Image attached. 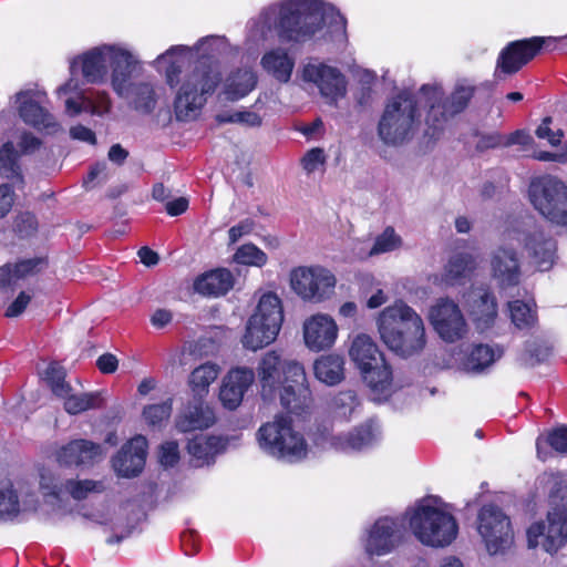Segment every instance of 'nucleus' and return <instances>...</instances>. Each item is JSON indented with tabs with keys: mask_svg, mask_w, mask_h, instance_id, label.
<instances>
[{
	"mask_svg": "<svg viewBox=\"0 0 567 567\" xmlns=\"http://www.w3.org/2000/svg\"><path fill=\"white\" fill-rule=\"evenodd\" d=\"M329 24L331 32H346L347 20L334 7L320 0H285L275 20L282 43L302 44Z\"/></svg>",
	"mask_w": 567,
	"mask_h": 567,
	"instance_id": "f257e3e1",
	"label": "nucleus"
},
{
	"mask_svg": "<svg viewBox=\"0 0 567 567\" xmlns=\"http://www.w3.org/2000/svg\"><path fill=\"white\" fill-rule=\"evenodd\" d=\"M377 323L381 340L396 354L408 358L424 349L426 340L423 320L403 301L384 308Z\"/></svg>",
	"mask_w": 567,
	"mask_h": 567,
	"instance_id": "f03ea898",
	"label": "nucleus"
},
{
	"mask_svg": "<svg viewBox=\"0 0 567 567\" xmlns=\"http://www.w3.org/2000/svg\"><path fill=\"white\" fill-rule=\"evenodd\" d=\"M419 92L424 96L426 110L425 134L437 140L445 124L454 116L463 113L476 93V86L457 83L450 95L437 84H423Z\"/></svg>",
	"mask_w": 567,
	"mask_h": 567,
	"instance_id": "7ed1b4c3",
	"label": "nucleus"
},
{
	"mask_svg": "<svg viewBox=\"0 0 567 567\" xmlns=\"http://www.w3.org/2000/svg\"><path fill=\"white\" fill-rule=\"evenodd\" d=\"M420 117L415 95L402 90L386 103L378 123V135L386 145H401L412 137Z\"/></svg>",
	"mask_w": 567,
	"mask_h": 567,
	"instance_id": "20e7f679",
	"label": "nucleus"
},
{
	"mask_svg": "<svg viewBox=\"0 0 567 567\" xmlns=\"http://www.w3.org/2000/svg\"><path fill=\"white\" fill-rule=\"evenodd\" d=\"M433 503H436V499L430 497L417 505L410 517V527L422 544L444 547L456 538L458 526L450 513Z\"/></svg>",
	"mask_w": 567,
	"mask_h": 567,
	"instance_id": "39448f33",
	"label": "nucleus"
},
{
	"mask_svg": "<svg viewBox=\"0 0 567 567\" xmlns=\"http://www.w3.org/2000/svg\"><path fill=\"white\" fill-rule=\"evenodd\" d=\"M220 81L219 73L204 61H198L186 74L175 100L174 112L178 121H188L197 116V112L206 103V95L214 93Z\"/></svg>",
	"mask_w": 567,
	"mask_h": 567,
	"instance_id": "423d86ee",
	"label": "nucleus"
},
{
	"mask_svg": "<svg viewBox=\"0 0 567 567\" xmlns=\"http://www.w3.org/2000/svg\"><path fill=\"white\" fill-rule=\"evenodd\" d=\"M257 435L260 447L276 458L293 463L307 455V443L292 429L288 416H276L272 422L264 424Z\"/></svg>",
	"mask_w": 567,
	"mask_h": 567,
	"instance_id": "0eeeda50",
	"label": "nucleus"
},
{
	"mask_svg": "<svg viewBox=\"0 0 567 567\" xmlns=\"http://www.w3.org/2000/svg\"><path fill=\"white\" fill-rule=\"evenodd\" d=\"M284 312L280 299L272 292L260 297L247 322L244 347L256 351L274 342L280 331Z\"/></svg>",
	"mask_w": 567,
	"mask_h": 567,
	"instance_id": "6e6552de",
	"label": "nucleus"
},
{
	"mask_svg": "<svg viewBox=\"0 0 567 567\" xmlns=\"http://www.w3.org/2000/svg\"><path fill=\"white\" fill-rule=\"evenodd\" d=\"M528 196L534 208L548 221L567 227V185L551 175L533 178Z\"/></svg>",
	"mask_w": 567,
	"mask_h": 567,
	"instance_id": "1a4fd4ad",
	"label": "nucleus"
},
{
	"mask_svg": "<svg viewBox=\"0 0 567 567\" xmlns=\"http://www.w3.org/2000/svg\"><path fill=\"white\" fill-rule=\"evenodd\" d=\"M349 354L371 389L383 392L391 385V368L371 337L368 334L357 336L352 341Z\"/></svg>",
	"mask_w": 567,
	"mask_h": 567,
	"instance_id": "9d476101",
	"label": "nucleus"
},
{
	"mask_svg": "<svg viewBox=\"0 0 567 567\" xmlns=\"http://www.w3.org/2000/svg\"><path fill=\"white\" fill-rule=\"evenodd\" d=\"M556 42L557 38L538 35L511 41L498 53L496 71L516 74L540 53L555 50Z\"/></svg>",
	"mask_w": 567,
	"mask_h": 567,
	"instance_id": "9b49d317",
	"label": "nucleus"
},
{
	"mask_svg": "<svg viewBox=\"0 0 567 567\" xmlns=\"http://www.w3.org/2000/svg\"><path fill=\"white\" fill-rule=\"evenodd\" d=\"M477 532L489 555L504 554L514 542L509 517L494 504H486L480 509Z\"/></svg>",
	"mask_w": 567,
	"mask_h": 567,
	"instance_id": "f8f14e48",
	"label": "nucleus"
},
{
	"mask_svg": "<svg viewBox=\"0 0 567 567\" xmlns=\"http://www.w3.org/2000/svg\"><path fill=\"white\" fill-rule=\"evenodd\" d=\"M528 546H540L546 553L555 554L567 544V506L549 508L545 520L534 523L527 529Z\"/></svg>",
	"mask_w": 567,
	"mask_h": 567,
	"instance_id": "ddd939ff",
	"label": "nucleus"
},
{
	"mask_svg": "<svg viewBox=\"0 0 567 567\" xmlns=\"http://www.w3.org/2000/svg\"><path fill=\"white\" fill-rule=\"evenodd\" d=\"M291 288L305 300L322 301L329 298L336 286L334 276L321 267H300L291 272Z\"/></svg>",
	"mask_w": 567,
	"mask_h": 567,
	"instance_id": "4468645a",
	"label": "nucleus"
},
{
	"mask_svg": "<svg viewBox=\"0 0 567 567\" xmlns=\"http://www.w3.org/2000/svg\"><path fill=\"white\" fill-rule=\"evenodd\" d=\"M50 268V259L45 254H34L18 258L0 267V290L13 292L20 282L44 274Z\"/></svg>",
	"mask_w": 567,
	"mask_h": 567,
	"instance_id": "2eb2a0df",
	"label": "nucleus"
},
{
	"mask_svg": "<svg viewBox=\"0 0 567 567\" xmlns=\"http://www.w3.org/2000/svg\"><path fill=\"white\" fill-rule=\"evenodd\" d=\"M288 373L292 377V381L280 390V403L291 414H307L312 409L313 396L305 368L302 364H291L288 368Z\"/></svg>",
	"mask_w": 567,
	"mask_h": 567,
	"instance_id": "dca6fc26",
	"label": "nucleus"
},
{
	"mask_svg": "<svg viewBox=\"0 0 567 567\" xmlns=\"http://www.w3.org/2000/svg\"><path fill=\"white\" fill-rule=\"evenodd\" d=\"M430 320L434 330L446 342H455L467 332V324L462 311L450 299H440L431 308Z\"/></svg>",
	"mask_w": 567,
	"mask_h": 567,
	"instance_id": "f3484780",
	"label": "nucleus"
},
{
	"mask_svg": "<svg viewBox=\"0 0 567 567\" xmlns=\"http://www.w3.org/2000/svg\"><path fill=\"white\" fill-rule=\"evenodd\" d=\"M305 78L313 82L322 96L330 100V103H337L347 94V79L337 68L320 63L318 65H308L305 69Z\"/></svg>",
	"mask_w": 567,
	"mask_h": 567,
	"instance_id": "a211bd4d",
	"label": "nucleus"
},
{
	"mask_svg": "<svg viewBox=\"0 0 567 567\" xmlns=\"http://www.w3.org/2000/svg\"><path fill=\"white\" fill-rule=\"evenodd\" d=\"M40 484L47 494L59 499L71 496L76 501H82L86 498L90 493H101L104 489L102 482L93 480L79 481L74 478L42 476Z\"/></svg>",
	"mask_w": 567,
	"mask_h": 567,
	"instance_id": "6ab92c4d",
	"label": "nucleus"
},
{
	"mask_svg": "<svg viewBox=\"0 0 567 567\" xmlns=\"http://www.w3.org/2000/svg\"><path fill=\"white\" fill-rule=\"evenodd\" d=\"M137 61L127 50L107 47V70L111 69V84L118 96H124L131 89V80Z\"/></svg>",
	"mask_w": 567,
	"mask_h": 567,
	"instance_id": "aec40b11",
	"label": "nucleus"
},
{
	"mask_svg": "<svg viewBox=\"0 0 567 567\" xmlns=\"http://www.w3.org/2000/svg\"><path fill=\"white\" fill-rule=\"evenodd\" d=\"M147 441L143 435H136L124 444L113 458V468L118 476H137L146 461Z\"/></svg>",
	"mask_w": 567,
	"mask_h": 567,
	"instance_id": "412c9836",
	"label": "nucleus"
},
{
	"mask_svg": "<svg viewBox=\"0 0 567 567\" xmlns=\"http://www.w3.org/2000/svg\"><path fill=\"white\" fill-rule=\"evenodd\" d=\"M291 364L300 363L293 360H282L277 351L265 353L257 368L262 392H268L271 395L280 384L291 382L292 377L288 373V368Z\"/></svg>",
	"mask_w": 567,
	"mask_h": 567,
	"instance_id": "4be33fe9",
	"label": "nucleus"
},
{
	"mask_svg": "<svg viewBox=\"0 0 567 567\" xmlns=\"http://www.w3.org/2000/svg\"><path fill=\"white\" fill-rule=\"evenodd\" d=\"M401 538V524L393 518L382 517L378 519L371 528L365 550L372 555H385L399 544Z\"/></svg>",
	"mask_w": 567,
	"mask_h": 567,
	"instance_id": "5701e85b",
	"label": "nucleus"
},
{
	"mask_svg": "<svg viewBox=\"0 0 567 567\" xmlns=\"http://www.w3.org/2000/svg\"><path fill=\"white\" fill-rule=\"evenodd\" d=\"M338 334L334 320L327 315H315L303 323V338L306 346L313 351L330 348Z\"/></svg>",
	"mask_w": 567,
	"mask_h": 567,
	"instance_id": "b1692460",
	"label": "nucleus"
},
{
	"mask_svg": "<svg viewBox=\"0 0 567 567\" xmlns=\"http://www.w3.org/2000/svg\"><path fill=\"white\" fill-rule=\"evenodd\" d=\"M17 97L20 102L18 107L19 115L25 124L49 134L56 133L60 130V124L55 121L54 116L41 106L30 92H19Z\"/></svg>",
	"mask_w": 567,
	"mask_h": 567,
	"instance_id": "393cba45",
	"label": "nucleus"
},
{
	"mask_svg": "<svg viewBox=\"0 0 567 567\" xmlns=\"http://www.w3.org/2000/svg\"><path fill=\"white\" fill-rule=\"evenodd\" d=\"M255 379L252 369L236 368L228 372L224 378L219 391V399L223 405L229 410H235L243 401L245 392L251 385Z\"/></svg>",
	"mask_w": 567,
	"mask_h": 567,
	"instance_id": "a878e982",
	"label": "nucleus"
},
{
	"mask_svg": "<svg viewBox=\"0 0 567 567\" xmlns=\"http://www.w3.org/2000/svg\"><path fill=\"white\" fill-rule=\"evenodd\" d=\"M103 454L102 446L87 440H74L62 446L56 453L61 465H84L94 462Z\"/></svg>",
	"mask_w": 567,
	"mask_h": 567,
	"instance_id": "bb28decb",
	"label": "nucleus"
},
{
	"mask_svg": "<svg viewBox=\"0 0 567 567\" xmlns=\"http://www.w3.org/2000/svg\"><path fill=\"white\" fill-rule=\"evenodd\" d=\"M234 286L233 274L226 268H217L199 275L194 280V291L205 297H219Z\"/></svg>",
	"mask_w": 567,
	"mask_h": 567,
	"instance_id": "cd10ccee",
	"label": "nucleus"
},
{
	"mask_svg": "<svg viewBox=\"0 0 567 567\" xmlns=\"http://www.w3.org/2000/svg\"><path fill=\"white\" fill-rule=\"evenodd\" d=\"M470 315L480 330L489 328L497 316L495 297L480 288L470 295Z\"/></svg>",
	"mask_w": 567,
	"mask_h": 567,
	"instance_id": "c85d7f7f",
	"label": "nucleus"
},
{
	"mask_svg": "<svg viewBox=\"0 0 567 567\" xmlns=\"http://www.w3.org/2000/svg\"><path fill=\"white\" fill-rule=\"evenodd\" d=\"M379 427L375 423L369 422L354 429V431L332 437V445L340 451H360L371 446L379 436Z\"/></svg>",
	"mask_w": 567,
	"mask_h": 567,
	"instance_id": "c756f323",
	"label": "nucleus"
},
{
	"mask_svg": "<svg viewBox=\"0 0 567 567\" xmlns=\"http://www.w3.org/2000/svg\"><path fill=\"white\" fill-rule=\"evenodd\" d=\"M214 411L202 403L188 405L177 417L176 427L181 432L206 430L215 423Z\"/></svg>",
	"mask_w": 567,
	"mask_h": 567,
	"instance_id": "7c9ffc66",
	"label": "nucleus"
},
{
	"mask_svg": "<svg viewBox=\"0 0 567 567\" xmlns=\"http://www.w3.org/2000/svg\"><path fill=\"white\" fill-rule=\"evenodd\" d=\"M82 75L87 83H103L107 75V47L94 48L81 56Z\"/></svg>",
	"mask_w": 567,
	"mask_h": 567,
	"instance_id": "2f4dec72",
	"label": "nucleus"
},
{
	"mask_svg": "<svg viewBox=\"0 0 567 567\" xmlns=\"http://www.w3.org/2000/svg\"><path fill=\"white\" fill-rule=\"evenodd\" d=\"M258 76L251 69L238 68L233 71L225 83L228 101L235 102L248 95L257 85Z\"/></svg>",
	"mask_w": 567,
	"mask_h": 567,
	"instance_id": "473e14b6",
	"label": "nucleus"
},
{
	"mask_svg": "<svg viewBox=\"0 0 567 567\" xmlns=\"http://www.w3.org/2000/svg\"><path fill=\"white\" fill-rule=\"evenodd\" d=\"M260 64L262 69L277 81L287 83L291 78L295 61L285 50L278 48L267 51L262 55Z\"/></svg>",
	"mask_w": 567,
	"mask_h": 567,
	"instance_id": "72a5a7b5",
	"label": "nucleus"
},
{
	"mask_svg": "<svg viewBox=\"0 0 567 567\" xmlns=\"http://www.w3.org/2000/svg\"><path fill=\"white\" fill-rule=\"evenodd\" d=\"M313 373L318 381L333 386L344 379V361L338 354L322 355L313 363Z\"/></svg>",
	"mask_w": 567,
	"mask_h": 567,
	"instance_id": "f704fd0d",
	"label": "nucleus"
},
{
	"mask_svg": "<svg viewBox=\"0 0 567 567\" xmlns=\"http://www.w3.org/2000/svg\"><path fill=\"white\" fill-rule=\"evenodd\" d=\"M494 277L502 286H514L519 280V267L515 250H498L493 261Z\"/></svg>",
	"mask_w": 567,
	"mask_h": 567,
	"instance_id": "c9c22d12",
	"label": "nucleus"
},
{
	"mask_svg": "<svg viewBox=\"0 0 567 567\" xmlns=\"http://www.w3.org/2000/svg\"><path fill=\"white\" fill-rule=\"evenodd\" d=\"M223 447L221 440L216 436H196L187 444V451L192 456V463L196 467L209 464Z\"/></svg>",
	"mask_w": 567,
	"mask_h": 567,
	"instance_id": "e433bc0d",
	"label": "nucleus"
},
{
	"mask_svg": "<svg viewBox=\"0 0 567 567\" xmlns=\"http://www.w3.org/2000/svg\"><path fill=\"white\" fill-rule=\"evenodd\" d=\"M501 355V351L495 352V350L487 344H476L465 358L463 369L468 373H482Z\"/></svg>",
	"mask_w": 567,
	"mask_h": 567,
	"instance_id": "4c0bfd02",
	"label": "nucleus"
},
{
	"mask_svg": "<svg viewBox=\"0 0 567 567\" xmlns=\"http://www.w3.org/2000/svg\"><path fill=\"white\" fill-rule=\"evenodd\" d=\"M61 399L64 400V410L73 415L91 409H99L103 405V398L100 392L73 394L71 391L65 396H61Z\"/></svg>",
	"mask_w": 567,
	"mask_h": 567,
	"instance_id": "58836bf2",
	"label": "nucleus"
},
{
	"mask_svg": "<svg viewBox=\"0 0 567 567\" xmlns=\"http://www.w3.org/2000/svg\"><path fill=\"white\" fill-rule=\"evenodd\" d=\"M19 153L12 142H6L0 147V176L8 179L23 182L19 165Z\"/></svg>",
	"mask_w": 567,
	"mask_h": 567,
	"instance_id": "ea45409f",
	"label": "nucleus"
},
{
	"mask_svg": "<svg viewBox=\"0 0 567 567\" xmlns=\"http://www.w3.org/2000/svg\"><path fill=\"white\" fill-rule=\"evenodd\" d=\"M219 367L215 363H204L193 370L189 383L194 392L202 394L207 392L208 386L217 379Z\"/></svg>",
	"mask_w": 567,
	"mask_h": 567,
	"instance_id": "a19ab883",
	"label": "nucleus"
},
{
	"mask_svg": "<svg viewBox=\"0 0 567 567\" xmlns=\"http://www.w3.org/2000/svg\"><path fill=\"white\" fill-rule=\"evenodd\" d=\"M475 268V261L465 252L453 256L445 268L446 280L455 284L462 278L467 277Z\"/></svg>",
	"mask_w": 567,
	"mask_h": 567,
	"instance_id": "79ce46f5",
	"label": "nucleus"
},
{
	"mask_svg": "<svg viewBox=\"0 0 567 567\" xmlns=\"http://www.w3.org/2000/svg\"><path fill=\"white\" fill-rule=\"evenodd\" d=\"M359 406L357 394L352 390L340 391L330 401V410L340 417L348 419Z\"/></svg>",
	"mask_w": 567,
	"mask_h": 567,
	"instance_id": "37998d69",
	"label": "nucleus"
},
{
	"mask_svg": "<svg viewBox=\"0 0 567 567\" xmlns=\"http://www.w3.org/2000/svg\"><path fill=\"white\" fill-rule=\"evenodd\" d=\"M20 513L17 492L11 487L0 488V523L13 520Z\"/></svg>",
	"mask_w": 567,
	"mask_h": 567,
	"instance_id": "c03bdc74",
	"label": "nucleus"
},
{
	"mask_svg": "<svg viewBox=\"0 0 567 567\" xmlns=\"http://www.w3.org/2000/svg\"><path fill=\"white\" fill-rule=\"evenodd\" d=\"M509 311L512 321L518 329L532 328L537 321L535 311L520 300L511 302Z\"/></svg>",
	"mask_w": 567,
	"mask_h": 567,
	"instance_id": "a18cd8bd",
	"label": "nucleus"
},
{
	"mask_svg": "<svg viewBox=\"0 0 567 567\" xmlns=\"http://www.w3.org/2000/svg\"><path fill=\"white\" fill-rule=\"evenodd\" d=\"M133 102L135 110L144 114L152 113L157 103L153 86L148 83L137 84L135 87V96Z\"/></svg>",
	"mask_w": 567,
	"mask_h": 567,
	"instance_id": "49530a36",
	"label": "nucleus"
},
{
	"mask_svg": "<svg viewBox=\"0 0 567 567\" xmlns=\"http://www.w3.org/2000/svg\"><path fill=\"white\" fill-rule=\"evenodd\" d=\"M45 380L51 391L59 398L65 396L72 391L71 385L65 382V371L60 365L50 364L45 370Z\"/></svg>",
	"mask_w": 567,
	"mask_h": 567,
	"instance_id": "de8ad7c7",
	"label": "nucleus"
},
{
	"mask_svg": "<svg viewBox=\"0 0 567 567\" xmlns=\"http://www.w3.org/2000/svg\"><path fill=\"white\" fill-rule=\"evenodd\" d=\"M39 223L37 216L31 212L19 213L13 220V231L20 238H30L38 231Z\"/></svg>",
	"mask_w": 567,
	"mask_h": 567,
	"instance_id": "09e8293b",
	"label": "nucleus"
},
{
	"mask_svg": "<svg viewBox=\"0 0 567 567\" xmlns=\"http://www.w3.org/2000/svg\"><path fill=\"white\" fill-rule=\"evenodd\" d=\"M172 414L171 400L144 409L143 416L151 426H162Z\"/></svg>",
	"mask_w": 567,
	"mask_h": 567,
	"instance_id": "8fccbe9b",
	"label": "nucleus"
},
{
	"mask_svg": "<svg viewBox=\"0 0 567 567\" xmlns=\"http://www.w3.org/2000/svg\"><path fill=\"white\" fill-rule=\"evenodd\" d=\"M216 121L220 124L241 123L249 127H258L262 124L261 116L251 111H237L234 113H221L216 116Z\"/></svg>",
	"mask_w": 567,
	"mask_h": 567,
	"instance_id": "3c124183",
	"label": "nucleus"
},
{
	"mask_svg": "<svg viewBox=\"0 0 567 567\" xmlns=\"http://www.w3.org/2000/svg\"><path fill=\"white\" fill-rule=\"evenodd\" d=\"M549 506L565 504L567 506V481L560 474L549 476Z\"/></svg>",
	"mask_w": 567,
	"mask_h": 567,
	"instance_id": "603ef678",
	"label": "nucleus"
},
{
	"mask_svg": "<svg viewBox=\"0 0 567 567\" xmlns=\"http://www.w3.org/2000/svg\"><path fill=\"white\" fill-rule=\"evenodd\" d=\"M473 136L478 137L475 145L477 153H484L488 150L504 146V136L499 132L481 133L478 130H475Z\"/></svg>",
	"mask_w": 567,
	"mask_h": 567,
	"instance_id": "864d4df0",
	"label": "nucleus"
},
{
	"mask_svg": "<svg viewBox=\"0 0 567 567\" xmlns=\"http://www.w3.org/2000/svg\"><path fill=\"white\" fill-rule=\"evenodd\" d=\"M527 259L536 270L547 271L555 262V250H528Z\"/></svg>",
	"mask_w": 567,
	"mask_h": 567,
	"instance_id": "5fc2aeb1",
	"label": "nucleus"
},
{
	"mask_svg": "<svg viewBox=\"0 0 567 567\" xmlns=\"http://www.w3.org/2000/svg\"><path fill=\"white\" fill-rule=\"evenodd\" d=\"M551 122L553 118L550 116L544 117L535 134L540 140H547L551 146H558L564 137V131L560 128L553 131L550 128Z\"/></svg>",
	"mask_w": 567,
	"mask_h": 567,
	"instance_id": "6e6d98bb",
	"label": "nucleus"
},
{
	"mask_svg": "<svg viewBox=\"0 0 567 567\" xmlns=\"http://www.w3.org/2000/svg\"><path fill=\"white\" fill-rule=\"evenodd\" d=\"M233 260L236 264L261 267L267 262L264 250H236Z\"/></svg>",
	"mask_w": 567,
	"mask_h": 567,
	"instance_id": "4d7b16f0",
	"label": "nucleus"
},
{
	"mask_svg": "<svg viewBox=\"0 0 567 567\" xmlns=\"http://www.w3.org/2000/svg\"><path fill=\"white\" fill-rule=\"evenodd\" d=\"M401 245V237L395 234V230L392 226H388L382 231V234L375 238V241L371 248H400Z\"/></svg>",
	"mask_w": 567,
	"mask_h": 567,
	"instance_id": "13d9d810",
	"label": "nucleus"
},
{
	"mask_svg": "<svg viewBox=\"0 0 567 567\" xmlns=\"http://www.w3.org/2000/svg\"><path fill=\"white\" fill-rule=\"evenodd\" d=\"M546 442L558 453H567V426L561 425L553 430Z\"/></svg>",
	"mask_w": 567,
	"mask_h": 567,
	"instance_id": "bf43d9fd",
	"label": "nucleus"
},
{
	"mask_svg": "<svg viewBox=\"0 0 567 567\" xmlns=\"http://www.w3.org/2000/svg\"><path fill=\"white\" fill-rule=\"evenodd\" d=\"M255 228V221L251 218H245L228 230V245H235L243 236L250 234Z\"/></svg>",
	"mask_w": 567,
	"mask_h": 567,
	"instance_id": "052dcab7",
	"label": "nucleus"
},
{
	"mask_svg": "<svg viewBox=\"0 0 567 567\" xmlns=\"http://www.w3.org/2000/svg\"><path fill=\"white\" fill-rule=\"evenodd\" d=\"M184 63H185V61L182 58H176V59H173L172 61H169V63L165 70V78H166V83L171 89H174L178 85L179 80H181V74L183 72Z\"/></svg>",
	"mask_w": 567,
	"mask_h": 567,
	"instance_id": "680f3d73",
	"label": "nucleus"
},
{
	"mask_svg": "<svg viewBox=\"0 0 567 567\" xmlns=\"http://www.w3.org/2000/svg\"><path fill=\"white\" fill-rule=\"evenodd\" d=\"M326 161L324 152L322 148L315 147L309 150L301 159L302 167L308 173H312L317 169L319 164H323Z\"/></svg>",
	"mask_w": 567,
	"mask_h": 567,
	"instance_id": "e2e57ef3",
	"label": "nucleus"
},
{
	"mask_svg": "<svg viewBox=\"0 0 567 567\" xmlns=\"http://www.w3.org/2000/svg\"><path fill=\"white\" fill-rule=\"evenodd\" d=\"M32 296L27 291H20L17 298L9 305L4 315L8 318L19 317L28 305L30 303Z\"/></svg>",
	"mask_w": 567,
	"mask_h": 567,
	"instance_id": "0e129e2a",
	"label": "nucleus"
},
{
	"mask_svg": "<svg viewBox=\"0 0 567 567\" xmlns=\"http://www.w3.org/2000/svg\"><path fill=\"white\" fill-rule=\"evenodd\" d=\"M14 202V189L10 184L0 185V218H4L11 210Z\"/></svg>",
	"mask_w": 567,
	"mask_h": 567,
	"instance_id": "69168bd1",
	"label": "nucleus"
},
{
	"mask_svg": "<svg viewBox=\"0 0 567 567\" xmlns=\"http://www.w3.org/2000/svg\"><path fill=\"white\" fill-rule=\"evenodd\" d=\"M179 458L178 445L176 442H166L161 446L159 461L164 466H174Z\"/></svg>",
	"mask_w": 567,
	"mask_h": 567,
	"instance_id": "338daca9",
	"label": "nucleus"
},
{
	"mask_svg": "<svg viewBox=\"0 0 567 567\" xmlns=\"http://www.w3.org/2000/svg\"><path fill=\"white\" fill-rule=\"evenodd\" d=\"M550 354V348L545 346H535L527 349L526 363L530 367L540 363Z\"/></svg>",
	"mask_w": 567,
	"mask_h": 567,
	"instance_id": "774afa93",
	"label": "nucleus"
}]
</instances>
